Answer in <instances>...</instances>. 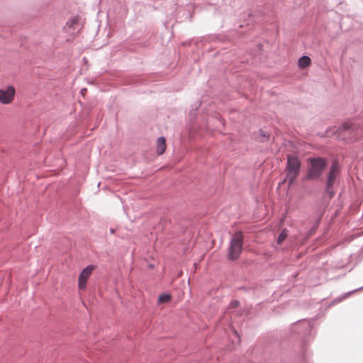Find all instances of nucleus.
<instances>
[{"label": "nucleus", "mask_w": 363, "mask_h": 363, "mask_svg": "<svg viewBox=\"0 0 363 363\" xmlns=\"http://www.w3.org/2000/svg\"><path fill=\"white\" fill-rule=\"evenodd\" d=\"M95 266L90 264L86 266L80 273L78 278V286L79 289H85L89 277L94 270Z\"/></svg>", "instance_id": "0eeeda50"}, {"label": "nucleus", "mask_w": 363, "mask_h": 363, "mask_svg": "<svg viewBox=\"0 0 363 363\" xmlns=\"http://www.w3.org/2000/svg\"><path fill=\"white\" fill-rule=\"evenodd\" d=\"M285 167L286 177L281 183L288 182L289 186L294 184L301 172V161L298 157L292 155L286 156Z\"/></svg>", "instance_id": "7ed1b4c3"}, {"label": "nucleus", "mask_w": 363, "mask_h": 363, "mask_svg": "<svg viewBox=\"0 0 363 363\" xmlns=\"http://www.w3.org/2000/svg\"><path fill=\"white\" fill-rule=\"evenodd\" d=\"M86 89H82L81 90V93H82V94H84V92H86Z\"/></svg>", "instance_id": "2eb2a0df"}, {"label": "nucleus", "mask_w": 363, "mask_h": 363, "mask_svg": "<svg viewBox=\"0 0 363 363\" xmlns=\"http://www.w3.org/2000/svg\"><path fill=\"white\" fill-rule=\"evenodd\" d=\"M259 135L261 137V138L259 140L260 143H264L265 140H268L270 135L268 132L262 129L259 130Z\"/></svg>", "instance_id": "f8f14e48"}, {"label": "nucleus", "mask_w": 363, "mask_h": 363, "mask_svg": "<svg viewBox=\"0 0 363 363\" xmlns=\"http://www.w3.org/2000/svg\"><path fill=\"white\" fill-rule=\"evenodd\" d=\"M166 140L164 137H160L157 140V153L158 155H162L166 150Z\"/></svg>", "instance_id": "6e6552de"}, {"label": "nucleus", "mask_w": 363, "mask_h": 363, "mask_svg": "<svg viewBox=\"0 0 363 363\" xmlns=\"http://www.w3.org/2000/svg\"><path fill=\"white\" fill-rule=\"evenodd\" d=\"M171 299H172V296L169 294L164 293L159 296L158 303H168L171 301Z\"/></svg>", "instance_id": "9d476101"}, {"label": "nucleus", "mask_w": 363, "mask_h": 363, "mask_svg": "<svg viewBox=\"0 0 363 363\" xmlns=\"http://www.w3.org/2000/svg\"><path fill=\"white\" fill-rule=\"evenodd\" d=\"M201 106V103L196 104L194 108H192L189 112V117H190V121L193 123L194 118L196 116V111L199 108V107Z\"/></svg>", "instance_id": "ddd939ff"}, {"label": "nucleus", "mask_w": 363, "mask_h": 363, "mask_svg": "<svg viewBox=\"0 0 363 363\" xmlns=\"http://www.w3.org/2000/svg\"><path fill=\"white\" fill-rule=\"evenodd\" d=\"M16 94L15 88L9 86L6 89H0V102L4 104H10Z\"/></svg>", "instance_id": "423d86ee"}, {"label": "nucleus", "mask_w": 363, "mask_h": 363, "mask_svg": "<svg viewBox=\"0 0 363 363\" xmlns=\"http://www.w3.org/2000/svg\"><path fill=\"white\" fill-rule=\"evenodd\" d=\"M340 134L348 136L352 142L359 140L363 134V128L350 122L343 123L339 128Z\"/></svg>", "instance_id": "39448f33"}, {"label": "nucleus", "mask_w": 363, "mask_h": 363, "mask_svg": "<svg viewBox=\"0 0 363 363\" xmlns=\"http://www.w3.org/2000/svg\"><path fill=\"white\" fill-rule=\"evenodd\" d=\"M244 237L240 231H237L231 238L228 252V259L231 261L237 260L243 249Z\"/></svg>", "instance_id": "20e7f679"}, {"label": "nucleus", "mask_w": 363, "mask_h": 363, "mask_svg": "<svg viewBox=\"0 0 363 363\" xmlns=\"http://www.w3.org/2000/svg\"><path fill=\"white\" fill-rule=\"evenodd\" d=\"M234 333L239 337V335H238L237 331L234 330Z\"/></svg>", "instance_id": "dca6fc26"}, {"label": "nucleus", "mask_w": 363, "mask_h": 363, "mask_svg": "<svg viewBox=\"0 0 363 363\" xmlns=\"http://www.w3.org/2000/svg\"><path fill=\"white\" fill-rule=\"evenodd\" d=\"M111 233H113V229H111Z\"/></svg>", "instance_id": "a211bd4d"}, {"label": "nucleus", "mask_w": 363, "mask_h": 363, "mask_svg": "<svg viewBox=\"0 0 363 363\" xmlns=\"http://www.w3.org/2000/svg\"><path fill=\"white\" fill-rule=\"evenodd\" d=\"M341 174V167L339 162L335 160L332 162L329 167L328 172L326 174L325 179H320L324 182V194L327 195L329 199H332L335 195V185L338 177Z\"/></svg>", "instance_id": "f03ea898"}, {"label": "nucleus", "mask_w": 363, "mask_h": 363, "mask_svg": "<svg viewBox=\"0 0 363 363\" xmlns=\"http://www.w3.org/2000/svg\"><path fill=\"white\" fill-rule=\"evenodd\" d=\"M311 63V60L308 56H301L298 60V66L300 69H305L308 67Z\"/></svg>", "instance_id": "1a4fd4ad"}, {"label": "nucleus", "mask_w": 363, "mask_h": 363, "mask_svg": "<svg viewBox=\"0 0 363 363\" xmlns=\"http://www.w3.org/2000/svg\"><path fill=\"white\" fill-rule=\"evenodd\" d=\"M305 180H319L328 166V160L321 156L308 157Z\"/></svg>", "instance_id": "f257e3e1"}, {"label": "nucleus", "mask_w": 363, "mask_h": 363, "mask_svg": "<svg viewBox=\"0 0 363 363\" xmlns=\"http://www.w3.org/2000/svg\"><path fill=\"white\" fill-rule=\"evenodd\" d=\"M239 305H240V302L238 300H233L230 303V307L234 308H238L239 306Z\"/></svg>", "instance_id": "4468645a"}, {"label": "nucleus", "mask_w": 363, "mask_h": 363, "mask_svg": "<svg viewBox=\"0 0 363 363\" xmlns=\"http://www.w3.org/2000/svg\"><path fill=\"white\" fill-rule=\"evenodd\" d=\"M359 289H363V286L362 287H360Z\"/></svg>", "instance_id": "6ab92c4d"}, {"label": "nucleus", "mask_w": 363, "mask_h": 363, "mask_svg": "<svg viewBox=\"0 0 363 363\" xmlns=\"http://www.w3.org/2000/svg\"><path fill=\"white\" fill-rule=\"evenodd\" d=\"M287 235H288L287 230L286 228L283 229L281 230V232L279 233V235H278V238L277 240V244L281 245L283 242V241L286 239Z\"/></svg>", "instance_id": "9b49d317"}, {"label": "nucleus", "mask_w": 363, "mask_h": 363, "mask_svg": "<svg viewBox=\"0 0 363 363\" xmlns=\"http://www.w3.org/2000/svg\"><path fill=\"white\" fill-rule=\"evenodd\" d=\"M252 16H254L252 13H249L250 17H251Z\"/></svg>", "instance_id": "f3484780"}]
</instances>
